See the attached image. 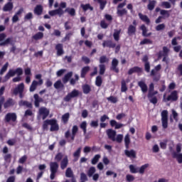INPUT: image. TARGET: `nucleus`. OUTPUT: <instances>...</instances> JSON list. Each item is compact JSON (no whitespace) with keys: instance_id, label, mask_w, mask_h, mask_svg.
I'll return each mask as SVG.
<instances>
[{"instance_id":"obj_1","label":"nucleus","mask_w":182,"mask_h":182,"mask_svg":"<svg viewBox=\"0 0 182 182\" xmlns=\"http://www.w3.org/2000/svg\"><path fill=\"white\" fill-rule=\"evenodd\" d=\"M16 75H17V77L12 80L14 83L19 82L22 80V77H21L23 75V70L22 68H17L16 70H9V72H7V74L4 76V81H9L10 78L14 77Z\"/></svg>"},{"instance_id":"obj_2","label":"nucleus","mask_w":182,"mask_h":182,"mask_svg":"<svg viewBox=\"0 0 182 182\" xmlns=\"http://www.w3.org/2000/svg\"><path fill=\"white\" fill-rule=\"evenodd\" d=\"M49 125L50 126V132H53L59 131L60 127L56 119L44 120V122H43V130H48Z\"/></svg>"},{"instance_id":"obj_3","label":"nucleus","mask_w":182,"mask_h":182,"mask_svg":"<svg viewBox=\"0 0 182 182\" xmlns=\"http://www.w3.org/2000/svg\"><path fill=\"white\" fill-rule=\"evenodd\" d=\"M15 105L16 101L13 98L10 97L5 102V97L1 96V97H0V113L2 112V105L4 107V109H6L13 107Z\"/></svg>"},{"instance_id":"obj_4","label":"nucleus","mask_w":182,"mask_h":182,"mask_svg":"<svg viewBox=\"0 0 182 182\" xmlns=\"http://www.w3.org/2000/svg\"><path fill=\"white\" fill-rule=\"evenodd\" d=\"M77 132H78V127L77 125H73L71 129V134L70 130H67L65 132V135H64L65 139H69V138L70 137V141H74Z\"/></svg>"},{"instance_id":"obj_5","label":"nucleus","mask_w":182,"mask_h":182,"mask_svg":"<svg viewBox=\"0 0 182 182\" xmlns=\"http://www.w3.org/2000/svg\"><path fill=\"white\" fill-rule=\"evenodd\" d=\"M59 164L57 161L50 162V179L51 181L54 180L56 176V173L58 171Z\"/></svg>"},{"instance_id":"obj_6","label":"nucleus","mask_w":182,"mask_h":182,"mask_svg":"<svg viewBox=\"0 0 182 182\" xmlns=\"http://www.w3.org/2000/svg\"><path fill=\"white\" fill-rule=\"evenodd\" d=\"M161 124L164 129L168 127V110H163L161 113Z\"/></svg>"},{"instance_id":"obj_7","label":"nucleus","mask_w":182,"mask_h":182,"mask_svg":"<svg viewBox=\"0 0 182 182\" xmlns=\"http://www.w3.org/2000/svg\"><path fill=\"white\" fill-rule=\"evenodd\" d=\"M6 39V40H5ZM12 38H7L5 33H0V47L8 46L11 44Z\"/></svg>"},{"instance_id":"obj_8","label":"nucleus","mask_w":182,"mask_h":182,"mask_svg":"<svg viewBox=\"0 0 182 182\" xmlns=\"http://www.w3.org/2000/svg\"><path fill=\"white\" fill-rule=\"evenodd\" d=\"M178 100V92L176 90H173L171 92V94L166 98V94L164 95V102H176Z\"/></svg>"},{"instance_id":"obj_9","label":"nucleus","mask_w":182,"mask_h":182,"mask_svg":"<svg viewBox=\"0 0 182 182\" xmlns=\"http://www.w3.org/2000/svg\"><path fill=\"white\" fill-rule=\"evenodd\" d=\"M80 95V91L74 89L70 92L68 93L67 95L64 97V101L65 102H69L73 98L78 97Z\"/></svg>"},{"instance_id":"obj_10","label":"nucleus","mask_w":182,"mask_h":182,"mask_svg":"<svg viewBox=\"0 0 182 182\" xmlns=\"http://www.w3.org/2000/svg\"><path fill=\"white\" fill-rule=\"evenodd\" d=\"M119 60L117 58H113L111 62V66L109 68L110 71L114 72L116 74L119 73Z\"/></svg>"},{"instance_id":"obj_11","label":"nucleus","mask_w":182,"mask_h":182,"mask_svg":"<svg viewBox=\"0 0 182 182\" xmlns=\"http://www.w3.org/2000/svg\"><path fill=\"white\" fill-rule=\"evenodd\" d=\"M17 119V116L16 113L9 112L4 117V121L6 122L9 123L10 122H16Z\"/></svg>"},{"instance_id":"obj_12","label":"nucleus","mask_w":182,"mask_h":182,"mask_svg":"<svg viewBox=\"0 0 182 182\" xmlns=\"http://www.w3.org/2000/svg\"><path fill=\"white\" fill-rule=\"evenodd\" d=\"M38 114L43 116V120H46L50 114V111L48 108L41 107H40V109H38Z\"/></svg>"},{"instance_id":"obj_13","label":"nucleus","mask_w":182,"mask_h":182,"mask_svg":"<svg viewBox=\"0 0 182 182\" xmlns=\"http://www.w3.org/2000/svg\"><path fill=\"white\" fill-rule=\"evenodd\" d=\"M102 46L103 48H108L114 49L116 48V43L112 40L103 41Z\"/></svg>"},{"instance_id":"obj_14","label":"nucleus","mask_w":182,"mask_h":182,"mask_svg":"<svg viewBox=\"0 0 182 182\" xmlns=\"http://www.w3.org/2000/svg\"><path fill=\"white\" fill-rule=\"evenodd\" d=\"M25 89V85L23 82H21L16 87L14 90H13V95L17 96L20 92H23Z\"/></svg>"},{"instance_id":"obj_15","label":"nucleus","mask_w":182,"mask_h":182,"mask_svg":"<svg viewBox=\"0 0 182 182\" xmlns=\"http://www.w3.org/2000/svg\"><path fill=\"white\" fill-rule=\"evenodd\" d=\"M107 135L109 139H110L112 141H116V135L117 132L115 130H113L112 129H109L107 130Z\"/></svg>"},{"instance_id":"obj_16","label":"nucleus","mask_w":182,"mask_h":182,"mask_svg":"<svg viewBox=\"0 0 182 182\" xmlns=\"http://www.w3.org/2000/svg\"><path fill=\"white\" fill-rule=\"evenodd\" d=\"M142 72H143V70L141 68L138 66H134L128 70L127 74L128 75H132L134 73L139 74V73H141Z\"/></svg>"},{"instance_id":"obj_17","label":"nucleus","mask_w":182,"mask_h":182,"mask_svg":"<svg viewBox=\"0 0 182 182\" xmlns=\"http://www.w3.org/2000/svg\"><path fill=\"white\" fill-rule=\"evenodd\" d=\"M57 56H62L64 54L63 44L58 43L55 46Z\"/></svg>"},{"instance_id":"obj_18","label":"nucleus","mask_w":182,"mask_h":182,"mask_svg":"<svg viewBox=\"0 0 182 182\" xmlns=\"http://www.w3.org/2000/svg\"><path fill=\"white\" fill-rule=\"evenodd\" d=\"M68 164H69L68 156H65L60 163V169L65 170L68 167Z\"/></svg>"},{"instance_id":"obj_19","label":"nucleus","mask_w":182,"mask_h":182,"mask_svg":"<svg viewBox=\"0 0 182 182\" xmlns=\"http://www.w3.org/2000/svg\"><path fill=\"white\" fill-rule=\"evenodd\" d=\"M140 30L141 31V36L144 38H149L152 35L151 32L147 33L148 29L144 24L140 26Z\"/></svg>"},{"instance_id":"obj_20","label":"nucleus","mask_w":182,"mask_h":182,"mask_svg":"<svg viewBox=\"0 0 182 182\" xmlns=\"http://www.w3.org/2000/svg\"><path fill=\"white\" fill-rule=\"evenodd\" d=\"M124 154L129 159H136V152L134 149L128 150L127 149L124 150Z\"/></svg>"},{"instance_id":"obj_21","label":"nucleus","mask_w":182,"mask_h":182,"mask_svg":"<svg viewBox=\"0 0 182 182\" xmlns=\"http://www.w3.org/2000/svg\"><path fill=\"white\" fill-rule=\"evenodd\" d=\"M64 11L61 8H58L55 10H51L48 11V14H50V16H55V15H59L61 16V15H63Z\"/></svg>"},{"instance_id":"obj_22","label":"nucleus","mask_w":182,"mask_h":182,"mask_svg":"<svg viewBox=\"0 0 182 182\" xmlns=\"http://www.w3.org/2000/svg\"><path fill=\"white\" fill-rule=\"evenodd\" d=\"M138 16L139 19L142 21V22H144V23H146V25H150L151 20L146 15H144L141 13H139Z\"/></svg>"},{"instance_id":"obj_23","label":"nucleus","mask_w":182,"mask_h":182,"mask_svg":"<svg viewBox=\"0 0 182 182\" xmlns=\"http://www.w3.org/2000/svg\"><path fill=\"white\" fill-rule=\"evenodd\" d=\"M138 86L140 87L142 93H146L148 92V86L144 81H139Z\"/></svg>"},{"instance_id":"obj_24","label":"nucleus","mask_w":182,"mask_h":182,"mask_svg":"<svg viewBox=\"0 0 182 182\" xmlns=\"http://www.w3.org/2000/svg\"><path fill=\"white\" fill-rule=\"evenodd\" d=\"M136 33V28L132 24H130L127 28V35L129 36H134Z\"/></svg>"},{"instance_id":"obj_25","label":"nucleus","mask_w":182,"mask_h":182,"mask_svg":"<svg viewBox=\"0 0 182 182\" xmlns=\"http://www.w3.org/2000/svg\"><path fill=\"white\" fill-rule=\"evenodd\" d=\"M170 50L166 46L163 47V51H159L158 53V58H161L163 56H168Z\"/></svg>"},{"instance_id":"obj_26","label":"nucleus","mask_w":182,"mask_h":182,"mask_svg":"<svg viewBox=\"0 0 182 182\" xmlns=\"http://www.w3.org/2000/svg\"><path fill=\"white\" fill-rule=\"evenodd\" d=\"M43 12V7L42 5L38 4L36 6V8H34V14L37 15V16H41Z\"/></svg>"},{"instance_id":"obj_27","label":"nucleus","mask_w":182,"mask_h":182,"mask_svg":"<svg viewBox=\"0 0 182 182\" xmlns=\"http://www.w3.org/2000/svg\"><path fill=\"white\" fill-rule=\"evenodd\" d=\"M43 102V100L40 97L38 94H34V106H36V108H38L40 107V103Z\"/></svg>"},{"instance_id":"obj_28","label":"nucleus","mask_w":182,"mask_h":182,"mask_svg":"<svg viewBox=\"0 0 182 182\" xmlns=\"http://www.w3.org/2000/svg\"><path fill=\"white\" fill-rule=\"evenodd\" d=\"M172 158L173 159H176L177 162L179 164H182V154H179L178 152H176V151H173L172 153Z\"/></svg>"},{"instance_id":"obj_29","label":"nucleus","mask_w":182,"mask_h":182,"mask_svg":"<svg viewBox=\"0 0 182 182\" xmlns=\"http://www.w3.org/2000/svg\"><path fill=\"white\" fill-rule=\"evenodd\" d=\"M14 9V4L12 2L9 1L7 4H4L3 6V11L4 12H10Z\"/></svg>"},{"instance_id":"obj_30","label":"nucleus","mask_w":182,"mask_h":182,"mask_svg":"<svg viewBox=\"0 0 182 182\" xmlns=\"http://www.w3.org/2000/svg\"><path fill=\"white\" fill-rule=\"evenodd\" d=\"M80 8L82 9L83 12H87V11H94V7L92 6L90 4H81Z\"/></svg>"},{"instance_id":"obj_31","label":"nucleus","mask_w":182,"mask_h":182,"mask_svg":"<svg viewBox=\"0 0 182 182\" xmlns=\"http://www.w3.org/2000/svg\"><path fill=\"white\" fill-rule=\"evenodd\" d=\"M90 70V68L89 66H85L81 69L80 72V77L84 79L85 78L87 74L89 73Z\"/></svg>"},{"instance_id":"obj_32","label":"nucleus","mask_w":182,"mask_h":182,"mask_svg":"<svg viewBox=\"0 0 182 182\" xmlns=\"http://www.w3.org/2000/svg\"><path fill=\"white\" fill-rule=\"evenodd\" d=\"M73 77V72H69L67 74L64 75V77L62 78V82L64 85L67 84L71 77Z\"/></svg>"},{"instance_id":"obj_33","label":"nucleus","mask_w":182,"mask_h":182,"mask_svg":"<svg viewBox=\"0 0 182 182\" xmlns=\"http://www.w3.org/2000/svg\"><path fill=\"white\" fill-rule=\"evenodd\" d=\"M155 12H160V15H162L163 16H166V18H169L170 14L168 10H161L159 7H156L155 9Z\"/></svg>"},{"instance_id":"obj_34","label":"nucleus","mask_w":182,"mask_h":182,"mask_svg":"<svg viewBox=\"0 0 182 182\" xmlns=\"http://www.w3.org/2000/svg\"><path fill=\"white\" fill-rule=\"evenodd\" d=\"M82 92L85 95H88L92 91L91 87L88 84H85L82 86Z\"/></svg>"},{"instance_id":"obj_35","label":"nucleus","mask_w":182,"mask_h":182,"mask_svg":"<svg viewBox=\"0 0 182 182\" xmlns=\"http://www.w3.org/2000/svg\"><path fill=\"white\" fill-rule=\"evenodd\" d=\"M70 119V113L66 112L61 117V121L63 123V124H67Z\"/></svg>"},{"instance_id":"obj_36","label":"nucleus","mask_w":182,"mask_h":182,"mask_svg":"<svg viewBox=\"0 0 182 182\" xmlns=\"http://www.w3.org/2000/svg\"><path fill=\"white\" fill-rule=\"evenodd\" d=\"M156 5V1L155 0H149V4H147V9L149 11H154L155 6Z\"/></svg>"},{"instance_id":"obj_37","label":"nucleus","mask_w":182,"mask_h":182,"mask_svg":"<svg viewBox=\"0 0 182 182\" xmlns=\"http://www.w3.org/2000/svg\"><path fill=\"white\" fill-rule=\"evenodd\" d=\"M121 30H114L113 33V38L114 41L118 42L120 40Z\"/></svg>"},{"instance_id":"obj_38","label":"nucleus","mask_w":182,"mask_h":182,"mask_svg":"<svg viewBox=\"0 0 182 182\" xmlns=\"http://www.w3.org/2000/svg\"><path fill=\"white\" fill-rule=\"evenodd\" d=\"M145 45H153V41L145 38L142 41H140L139 46H145Z\"/></svg>"},{"instance_id":"obj_39","label":"nucleus","mask_w":182,"mask_h":182,"mask_svg":"<svg viewBox=\"0 0 182 182\" xmlns=\"http://www.w3.org/2000/svg\"><path fill=\"white\" fill-rule=\"evenodd\" d=\"M124 141V146H125L126 149H129V145H130V143H131L129 134H126L125 135Z\"/></svg>"},{"instance_id":"obj_40","label":"nucleus","mask_w":182,"mask_h":182,"mask_svg":"<svg viewBox=\"0 0 182 182\" xmlns=\"http://www.w3.org/2000/svg\"><path fill=\"white\" fill-rule=\"evenodd\" d=\"M53 87L55 90L63 89L64 88V84L60 80H58L53 84Z\"/></svg>"},{"instance_id":"obj_41","label":"nucleus","mask_w":182,"mask_h":182,"mask_svg":"<svg viewBox=\"0 0 182 182\" xmlns=\"http://www.w3.org/2000/svg\"><path fill=\"white\" fill-rule=\"evenodd\" d=\"M87 124L86 121H83L80 124V129L82 130L83 134L85 135L87 134Z\"/></svg>"},{"instance_id":"obj_42","label":"nucleus","mask_w":182,"mask_h":182,"mask_svg":"<svg viewBox=\"0 0 182 182\" xmlns=\"http://www.w3.org/2000/svg\"><path fill=\"white\" fill-rule=\"evenodd\" d=\"M18 105H20V107L26 106L28 108H32V104L28 101L20 100V102H18Z\"/></svg>"},{"instance_id":"obj_43","label":"nucleus","mask_w":182,"mask_h":182,"mask_svg":"<svg viewBox=\"0 0 182 182\" xmlns=\"http://www.w3.org/2000/svg\"><path fill=\"white\" fill-rule=\"evenodd\" d=\"M65 12H67L70 16H75L76 11L74 8H67L65 9Z\"/></svg>"},{"instance_id":"obj_44","label":"nucleus","mask_w":182,"mask_h":182,"mask_svg":"<svg viewBox=\"0 0 182 182\" xmlns=\"http://www.w3.org/2000/svg\"><path fill=\"white\" fill-rule=\"evenodd\" d=\"M43 33L42 32H38L36 33L34 36H33V40L34 41H39L43 38Z\"/></svg>"},{"instance_id":"obj_45","label":"nucleus","mask_w":182,"mask_h":182,"mask_svg":"<svg viewBox=\"0 0 182 182\" xmlns=\"http://www.w3.org/2000/svg\"><path fill=\"white\" fill-rule=\"evenodd\" d=\"M64 155L62 152H58L56 154V155L54 157V160L56 161V162H60L63 160V159H64Z\"/></svg>"},{"instance_id":"obj_46","label":"nucleus","mask_w":182,"mask_h":182,"mask_svg":"<svg viewBox=\"0 0 182 182\" xmlns=\"http://www.w3.org/2000/svg\"><path fill=\"white\" fill-rule=\"evenodd\" d=\"M97 2L100 4V11H103L105 9L107 2L106 0H96Z\"/></svg>"},{"instance_id":"obj_47","label":"nucleus","mask_w":182,"mask_h":182,"mask_svg":"<svg viewBox=\"0 0 182 182\" xmlns=\"http://www.w3.org/2000/svg\"><path fill=\"white\" fill-rule=\"evenodd\" d=\"M103 80L101 76L98 75L95 78V85L97 87H100L102 85Z\"/></svg>"},{"instance_id":"obj_48","label":"nucleus","mask_w":182,"mask_h":182,"mask_svg":"<svg viewBox=\"0 0 182 182\" xmlns=\"http://www.w3.org/2000/svg\"><path fill=\"white\" fill-rule=\"evenodd\" d=\"M95 172H96V168H95V167H94V166L90 167V168L88 169L87 173V176H88L89 178L92 177L93 175L95 173Z\"/></svg>"},{"instance_id":"obj_49","label":"nucleus","mask_w":182,"mask_h":182,"mask_svg":"<svg viewBox=\"0 0 182 182\" xmlns=\"http://www.w3.org/2000/svg\"><path fill=\"white\" fill-rule=\"evenodd\" d=\"M37 87H38V81L33 80V82H31V85H30V92H35Z\"/></svg>"},{"instance_id":"obj_50","label":"nucleus","mask_w":182,"mask_h":182,"mask_svg":"<svg viewBox=\"0 0 182 182\" xmlns=\"http://www.w3.org/2000/svg\"><path fill=\"white\" fill-rule=\"evenodd\" d=\"M107 100L112 104H117L118 102V98L112 95L107 97Z\"/></svg>"},{"instance_id":"obj_51","label":"nucleus","mask_w":182,"mask_h":182,"mask_svg":"<svg viewBox=\"0 0 182 182\" xmlns=\"http://www.w3.org/2000/svg\"><path fill=\"white\" fill-rule=\"evenodd\" d=\"M101 158L100 154H96L94 156V157L91 160V164L92 165H95L98 163L100 159Z\"/></svg>"},{"instance_id":"obj_52","label":"nucleus","mask_w":182,"mask_h":182,"mask_svg":"<svg viewBox=\"0 0 182 182\" xmlns=\"http://www.w3.org/2000/svg\"><path fill=\"white\" fill-rule=\"evenodd\" d=\"M149 166V164H145L144 165H142L139 171H138V173H140V174H144L145 173V170L146 169V168H148Z\"/></svg>"},{"instance_id":"obj_53","label":"nucleus","mask_w":182,"mask_h":182,"mask_svg":"<svg viewBox=\"0 0 182 182\" xmlns=\"http://www.w3.org/2000/svg\"><path fill=\"white\" fill-rule=\"evenodd\" d=\"M99 74L100 75H104L106 71V66L104 64L99 65Z\"/></svg>"},{"instance_id":"obj_54","label":"nucleus","mask_w":182,"mask_h":182,"mask_svg":"<svg viewBox=\"0 0 182 182\" xmlns=\"http://www.w3.org/2000/svg\"><path fill=\"white\" fill-rule=\"evenodd\" d=\"M80 180L81 182H87L88 181L87 176L85 173L82 172L80 174Z\"/></svg>"},{"instance_id":"obj_55","label":"nucleus","mask_w":182,"mask_h":182,"mask_svg":"<svg viewBox=\"0 0 182 182\" xmlns=\"http://www.w3.org/2000/svg\"><path fill=\"white\" fill-rule=\"evenodd\" d=\"M99 62L100 64L109 63V58L106 55H102L100 57Z\"/></svg>"},{"instance_id":"obj_56","label":"nucleus","mask_w":182,"mask_h":182,"mask_svg":"<svg viewBox=\"0 0 182 182\" xmlns=\"http://www.w3.org/2000/svg\"><path fill=\"white\" fill-rule=\"evenodd\" d=\"M65 176L67 178H73V172L71 169V168L68 167L67 168L65 171Z\"/></svg>"},{"instance_id":"obj_57","label":"nucleus","mask_w":182,"mask_h":182,"mask_svg":"<svg viewBox=\"0 0 182 182\" xmlns=\"http://www.w3.org/2000/svg\"><path fill=\"white\" fill-rule=\"evenodd\" d=\"M128 13L127 10L126 9H117V14L119 16H123V15H127Z\"/></svg>"},{"instance_id":"obj_58","label":"nucleus","mask_w":182,"mask_h":182,"mask_svg":"<svg viewBox=\"0 0 182 182\" xmlns=\"http://www.w3.org/2000/svg\"><path fill=\"white\" fill-rule=\"evenodd\" d=\"M129 171L131 173H138V168H136L133 164H130L129 166Z\"/></svg>"},{"instance_id":"obj_59","label":"nucleus","mask_w":182,"mask_h":182,"mask_svg":"<svg viewBox=\"0 0 182 182\" xmlns=\"http://www.w3.org/2000/svg\"><path fill=\"white\" fill-rule=\"evenodd\" d=\"M9 67V63H6L4 65H3V68L0 70V75H3L4 73L6 72Z\"/></svg>"},{"instance_id":"obj_60","label":"nucleus","mask_w":182,"mask_h":182,"mask_svg":"<svg viewBox=\"0 0 182 182\" xmlns=\"http://www.w3.org/2000/svg\"><path fill=\"white\" fill-rule=\"evenodd\" d=\"M161 6L166 8V9H170V8H171V4L168 1H162L161 3Z\"/></svg>"},{"instance_id":"obj_61","label":"nucleus","mask_w":182,"mask_h":182,"mask_svg":"<svg viewBox=\"0 0 182 182\" xmlns=\"http://www.w3.org/2000/svg\"><path fill=\"white\" fill-rule=\"evenodd\" d=\"M11 158H12V155L11 154H7L4 156V161H6V163H11Z\"/></svg>"},{"instance_id":"obj_62","label":"nucleus","mask_w":182,"mask_h":182,"mask_svg":"<svg viewBox=\"0 0 182 182\" xmlns=\"http://www.w3.org/2000/svg\"><path fill=\"white\" fill-rule=\"evenodd\" d=\"M100 25L102 29H107L109 27V23H106L105 20H102Z\"/></svg>"},{"instance_id":"obj_63","label":"nucleus","mask_w":182,"mask_h":182,"mask_svg":"<svg viewBox=\"0 0 182 182\" xmlns=\"http://www.w3.org/2000/svg\"><path fill=\"white\" fill-rule=\"evenodd\" d=\"M135 180V177L131 174L126 175V181L127 182H133Z\"/></svg>"},{"instance_id":"obj_64","label":"nucleus","mask_w":182,"mask_h":182,"mask_svg":"<svg viewBox=\"0 0 182 182\" xmlns=\"http://www.w3.org/2000/svg\"><path fill=\"white\" fill-rule=\"evenodd\" d=\"M166 28V25L164 23L159 24L156 26L155 29L156 31H161L164 30Z\"/></svg>"}]
</instances>
